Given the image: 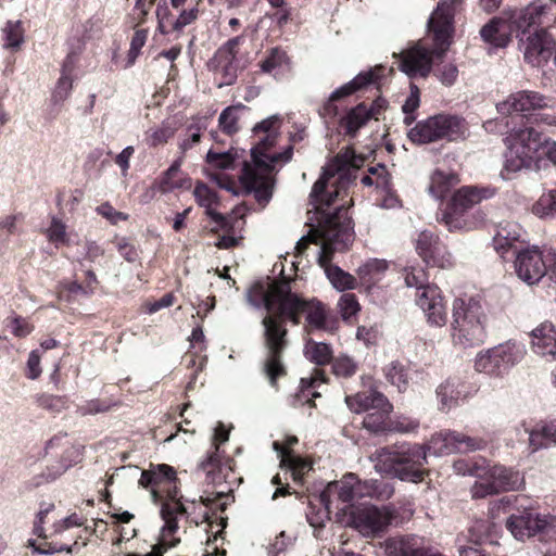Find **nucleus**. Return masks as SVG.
<instances>
[{"label": "nucleus", "instance_id": "f704fd0d", "mask_svg": "<svg viewBox=\"0 0 556 556\" xmlns=\"http://www.w3.org/2000/svg\"><path fill=\"white\" fill-rule=\"evenodd\" d=\"M556 445V418L540 421L529 431V447L532 452Z\"/></svg>", "mask_w": 556, "mask_h": 556}, {"label": "nucleus", "instance_id": "a18cd8bd", "mask_svg": "<svg viewBox=\"0 0 556 556\" xmlns=\"http://www.w3.org/2000/svg\"><path fill=\"white\" fill-rule=\"evenodd\" d=\"M312 383L313 381L301 378L298 391L289 397V403L292 407L316 406L315 399L320 397V393L312 388Z\"/></svg>", "mask_w": 556, "mask_h": 556}, {"label": "nucleus", "instance_id": "ea45409f", "mask_svg": "<svg viewBox=\"0 0 556 556\" xmlns=\"http://www.w3.org/2000/svg\"><path fill=\"white\" fill-rule=\"evenodd\" d=\"M392 408V404L387 399V406L376 407L372 412L366 414L363 427L375 434L388 432Z\"/></svg>", "mask_w": 556, "mask_h": 556}, {"label": "nucleus", "instance_id": "052dcab7", "mask_svg": "<svg viewBox=\"0 0 556 556\" xmlns=\"http://www.w3.org/2000/svg\"><path fill=\"white\" fill-rule=\"evenodd\" d=\"M148 39V29L139 28L136 29L130 41V47L127 53L126 67L132 66L138 56L141 53L142 47L146 45Z\"/></svg>", "mask_w": 556, "mask_h": 556}, {"label": "nucleus", "instance_id": "6e6552de", "mask_svg": "<svg viewBox=\"0 0 556 556\" xmlns=\"http://www.w3.org/2000/svg\"><path fill=\"white\" fill-rule=\"evenodd\" d=\"M425 445L405 443L399 446L383 447L378 452L376 469L402 481L421 482L428 470Z\"/></svg>", "mask_w": 556, "mask_h": 556}, {"label": "nucleus", "instance_id": "2eb2a0df", "mask_svg": "<svg viewBox=\"0 0 556 556\" xmlns=\"http://www.w3.org/2000/svg\"><path fill=\"white\" fill-rule=\"evenodd\" d=\"M522 357L521 348L516 342L507 341L480 352L476 357L475 368L479 372L498 377L507 372Z\"/></svg>", "mask_w": 556, "mask_h": 556}, {"label": "nucleus", "instance_id": "864d4df0", "mask_svg": "<svg viewBox=\"0 0 556 556\" xmlns=\"http://www.w3.org/2000/svg\"><path fill=\"white\" fill-rule=\"evenodd\" d=\"M35 403L38 407L55 414L68 407V397L66 395L41 393L36 395Z\"/></svg>", "mask_w": 556, "mask_h": 556}, {"label": "nucleus", "instance_id": "ddd939ff", "mask_svg": "<svg viewBox=\"0 0 556 556\" xmlns=\"http://www.w3.org/2000/svg\"><path fill=\"white\" fill-rule=\"evenodd\" d=\"M467 470L470 475L482 477V480L477 481L471 488L473 498H484L500 492L517 490L523 482L519 471L502 465L489 467L483 475L479 472L480 468L476 465Z\"/></svg>", "mask_w": 556, "mask_h": 556}, {"label": "nucleus", "instance_id": "e2e57ef3", "mask_svg": "<svg viewBox=\"0 0 556 556\" xmlns=\"http://www.w3.org/2000/svg\"><path fill=\"white\" fill-rule=\"evenodd\" d=\"M236 156L230 151L216 152L210 150L206 154V163L217 169H230L235 167Z\"/></svg>", "mask_w": 556, "mask_h": 556}, {"label": "nucleus", "instance_id": "20e7f679", "mask_svg": "<svg viewBox=\"0 0 556 556\" xmlns=\"http://www.w3.org/2000/svg\"><path fill=\"white\" fill-rule=\"evenodd\" d=\"M496 188L490 186H463L458 188L437 214V220L448 231L468 232L482 227L486 214L477 207L483 200L493 198Z\"/></svg>", "mask_w": 556, "mask_h": 556}, {"label": "nucleus", "instance_id": "f03ea898", "mask_svg": "<svg viewBox=\"0 0 556 556\" xmlns=\"http://www.w3.org/2000/svg\"><path fill=\"white\" fill-rule=\"evenodd\" d=\"M383 66H376L368 72H362L351 81L337 88L318 109L319 116L326 122H336L338 131L351 139L358 135L370 119L379 121L380 115L387 110L388 101L377 97L370 103L363 101L349 108L350 97L366 89L368 86H378L383 77Z\"/></svg>", "mask_w": 556, "mask_h": 556}, {"label": "nucleus", "instance_id": "412c9836", "mask_svg": "<svg viewBox=\"0 0 556 556\" xmlns=\"http://www.w3.org/2000/svg\"><path fill=\"white\" fill-rule=\"evenodd\" d=\"M416 304L422 309L429 326L444 327L447 323L446 302L438 286L417 291Z\"/></svg>", "mask_w": 556, "mask_h": 556}, {"label": "nucleus", "instance_id": "c9c22d12", "mask_svg": "<svg viewBox=\"0 0 556 556\" xmlns=\"http://www.w3.org/2000/svg\"><path fill=\"white\" fill-rule=\"evenodd\" d=\"M193 195L198 205L205 208V215L213 222L224 220V215L216 211V206L219 204V197L214 189L210 188L205 182L198 181Z\"/></svg>", "mask_w": 556, "mask_h": 556}, {"label": "nucleus", "instance_id": "dca6fc26", "mask_svg": "<svg viewBox=\"0 0 556 556\" xmlns=\"http://www.w3.org/2000/svg\"><path fill=\"white\" fill-rule=\"evenodd\" d=\"M414 247L416 253L428 267L447 269L454 265V258L447 245L437 232L430 229L417 233L414 239Z\"/></svg>", "mask_w": 556, "mask_h": 556}, {"label": "nucleus", "instance_id": "72a5a7b5", "mask_svg": "<svg viewBox=\"0 0 556 556\" xmlns=\"http://www.w3.org/2000/svg\"><path fill=\"white\" fill-rule=\"evenodd\" d=\"M460 182L459 175L451 169L437 168L430 177L429 192L443 200Z\"/></svg>", "mask_w": 556, "mask_h": 556}, {"label": "nucleus", "instance_id": "7c9ffc66", "mask_svg": "<svg viewBox=\"0 0 556 556\" xmlns=\"http://www.w3.org/2000/svg\"><path fill=\"white\" fill-rule=\"evenodd\" d=\"M388 556H426L427 549L422 539L417 535H402L388 539L386 542Z\"/></svg>", "mask_w": 556, "mask_h": 556}, {"label": "nucleus", "instance_id": "338daca9", "mask_svg": "<svg viewBox=\"0 0 556 556\" xmlns=\"http://www.w3.org/2000/svg\"><path fill=\"white\" fill-rule=\"evenodd\" d=\"M533 132L538 136L535 138L538 143V163L542 160L543 156H546L551 162L556 164V142L544 137V135L533 128Z\"/></svg>", "mask_w": 556, "mask_h": 556}, {"label": "nucleus", "instance_id": "680f3d73", "mask_svg": "<svg viewBox=\"0 0 556 556\" xmlns=\"http://www.w3.org/2000/svg\"><path fill=\"white\" fill-rule=\"evenodd\" d=\"M532 211L540 217L556 214V189L543 193L534 203Z\"/></svg>", "mask_w": 556, "mask_h": 556}, {"label": "nucleus", "instance_id": "423d86ee", "mask_svg": "<svg viewBox=\"0 0 556 556\" xmlns=\"http://www.w3.org/2000/svg\"><path fill=\"white\" fill-rule=\"evenodd\" d=\"M488 314L476 296H458L453 301L451 338L454 345L471 349L488 338Z\"/></svg>", "mask_w": 556, "mask_h": 556}, {"label": "nucleus", "instance_id": "4be33fe9", "mask_svg": "<svg viewBox=\"0 0 556 556\" xmlns=\"http://www.w3.org/2000/svg\"><path fill=\"white\" fill-rule=\"evenodd\" d=\"M439 58H434V53L420 45H416L410 49L400 53L399 68L408 77L426 78L432 71V64Z\"/></svg>", "mask_w": 556, "mask_h": 556}, {"label": "nucleus", "instance_id": "37998d69", "mask_svg": "<svg viewBox=\"0 0 556 556\" xmlns=\"http://www.w3.org/2000/svg\"><path fill=\"white\" fill-rule=\"evenodd\" d=\"M304 354L308 361L318 366L328 365L333 358V351L330 344L317 342L313 339L306 340Z\"/></svg>", "mask_w": 556, "mask_h": 556}, {"label": "nucleus", "instance_id": "393cba45", "mask_svg": "<svg viewBox=\"0 0 556 556\" xmlns=\"http://www.w3.org/2000/svg\"><path fill=\"white\" fill-rule=\"evenodd\" d=\"M514 31L516 29L511 17L495 16L481 28L480 35L486 43L495 48H505L510 42Z\"/></svg>", "mask_w": 556, "mask_h": 556}, {"label": "nucleus", "instance_id": "49530a36", "mask_svg": "<svg viewBox=\"0 0 556 556\" xmlns=\"http://www.w3.org/2000/svg\"><path fill=\"white\" fill-rule=\"evenodd\" d=\"M326 275L333 288L339 291L354 290L358 286V279L339 266H328Z\"/></svg>", "mask_w": 556, "mask_h": 556}, {"label": "nucleus", "instance_id": "39448f33", "mask_svg": "<svg viewBox=\"0 0 556 556\" xmlns=\"http://www.w3.org/2000/svg\"><path fill=\"white\" fill-rule=\"evenodd\" d=\"M300 304L299 302L296 307L290 311L291 313L289 311L274 312L266 314L262 319V326L264 327L263 340L266 349L263 372L269 384L276 390H278V380L288 374L282 362V354L289 344L287 320H290L293 325H299L294 311L300 307Z\"/></svg>", "mask_w": 556, "mask_h": 556}, {"label": "nucleus", "instance_id": "c03bdc74", "mask_svg": "<svg viewBox=\"0 0 556 556\" xmlns=\"http://www.w3.org/2000/svg\"><path fill=\"white\" fill-rule=\"evenodd\" d=\"M280 467H286L291 471L292 479L298 484H303L305 475L313 469V463L300 455L288 453L280 459Z\"/></svg>", "mask_w": 556, "mask_h": 556}, {"label": "nucleus", "instance_id": "e433bc0d", "mask_svg": "<svg viewBox=\"0 0 556 556\" xmlns=\"http://www.w3.org/2000/svg\"><path fill=\"white\" fill-rule=\"evenodd\" d=\"M388 262L380 258H370L361 265L356 273L359 283L370 290L380 282L388 270Z\"/></svg>", "mask_w": 556, "mask_h": 556}, {"label": "nucleus", "instance_id": "69168bd1", "mask_svg": "<svg viewBox=\"0 0 556 556\" xmlns=\"http://www.w3.org/2000/svg\"><path fill=\"white\" fill-rule=\"evenodd\" d=\"M338 306L344 320L356 316L361 309V305L354 293H343L339 299Z\"/></svg>", "mask_w": 556, "mask_h": 556}, {"label": "nucleus", "instance_id": "2f4dec72", "mask_svg": "<svg viewBox=\"0 0 556 556\" xmlns=\"http://www.w3.org/2000/svg\"><path fill=\"white\" fill-rule=\"evenodd\" d=\"M435 393L440 403V410H450L458 405L459 400L467 396L465 384L456 377H450L440 383Z\"/></svg>", "mask_w": 556, "mask_h": 556}, {"label": "nucleus", "instance_id": "6e6d98bb", "mask_svg": "<svg viewBox=\"0 0 556 556\" xmlns=\"http://www.w3.org/2000/svg\"><path fill=\"white\" fill-rule=\"evenodd\" d=\"M307 214L309 215L308 219L316 224L312 225L309 232L296 242V256L302 255L311 243L318 244L321 240V233L318 231V217L315 205H313V210L308 211Z\"/></svg>", "mask_w": 556, "mask_h": 556}, {"label": "nucleus", "instance_id": "b1692460", "mask_svg": "<svg viewBox=\"0 0 556 556\" xmlns=\"http://www.w3.org/2000/svg\"><path fill=\"white\" fill-rule=\"evenodd\" d=\"M228 430H226L223 424H219L214 432V451L200 465L201 469L206 472L207 479L214 484L220 483L225 479L219 445L228 441Z\"/></svg>", "mask_w": 556, "mask_h": 556}, {"label": "nucleus", "instance_id": "1a4fd4ad", "mask_svg": "<svg viewBox=\"0 0 556 556\" xmlns=\"http://www.w3.org/2000/svg\"><path fill=\"white\" fill-rule=\"evenodd\" d=\"M553 98L534 90H520L507 97L506 100L496 104L497 112L503 116L521 114L526 118L523 127L533 125L556 126V116L541 113L544 109L553 108Z\"/></svg>", "mask_w": 556, "mask_h": 556}, {"label": "nucleus", "instance_id": "6ab92c4d", "mask_svg": "<svg viewBox=\"0 0 556 556\" xmlns=\"http://www.w3.org/2000/svg\"><path fill=\"white\" fill-rule=\"evenodd\" d=\"M528 47L523 50L525 61L532 66L547 64L549 61L556 67V29H539L526 39Z\"/></svg>", "mask_w": 556, "mask_h": 556}, {"label": "nucleus", "instance_id": "a19ab883", "mask_svg": "<svg viewBox=\"0 0 556 556\" xmlns=\"http://www.w3.org/2000/svg\"><path fill=\"white\" fill-rule=\"evenodd\" d=\"M245 34H241L228 39L224 42L214 53V56L210 61V66L220 64L236 63V59L239 52V47L245 41Z\"/></svg>", "mask_w": 556, "mask_h": 556}, {"label": "nucleus", "instance_id": "de8ad7c7", "mask_svg": "<svg viewBox=\"0 0 556 556\" xmlns=\"http://www.w3.org/2000/svg\"><path fill=\"white\" fill-rule=\"evenodd\" d=\"M387 380L397 388L400 392H404L409 384L408 369L400 361L391 362L383 369Z\"/></svg>", "mask_w": 556, "mask_h": 556}, {"label": "nucleus", "instance_id": "a878e982", "mask_svg": "<svg viewBox=\"0 0 556 556\" xmlns=\"http://www.w3.org/2000/svg\"><path fill=\"white\" fill-rule=\"evenodd\" d=\"M435 115L440 141L456 142L466 138L468 124L463 116L451 113H438Z\"/></svg>", "mask_w": 556, "mask_h": 556}, {"label": "nucleus", "instance_id": "c756f323", "mask_svg": "<svg viewBox=\"0 0 556 556\" xmlns=\"http://www.w3.org/2000/svg\"><path fill=\"white\" fill-rule=\"evenodd\" d=\"M521 228L517 224H507L501 227L493 238V245L495 251L501 255L503 260L507 258V254L511 251L515 256L521 244Z\"/></svg>", "mask_w": 556, "mask_h": 556}, {"label": "nucleus", "instance_id": "f257e3e1", "mask_svg": "<svg viewBox=\"0 0 556 556\" xmlns=\"http://www.w3.org/2000/svg\"><path fill=\"white\" fill-rule=\"evenodd\" d=\"M362 159L346 148L336 155L313 185L309 202L315 205L318 231L321 233L319 265L326 270L336 251L348 250L355 238L354 223L349 215L353 199L349 197L350 185L356 179Z\"/></svg>", "mask_w": 556, "mask_h": 556}, {"label": "nucleus", "instance_id": "bb28decb", "mask_svg": "<svg viewBox=\"0 0 556 556\" xmlns=\"http://www.w3.org/2000/svg\"><path fill=\"white\" fill-rule=\"evenodd\" d=\"M531 344L534 353L556 359V328L551 321L540 324L531 332Z\"/></svg>", "mask_w": 556, "mask_h": 556}, {"label": "nucleus", "instance_id": "a211bd4d", "mask_svg": "<svg viewBox=\"0 0 556 556\" xmlns=\"http://www.w3.org/2000/svg\"><path fill=\"white\" fill-rule=\"evenodd\" d=\"M515 256L516 273L529 285L539 282L547 271V263L553 261L551 253L544 255L535 245L521 249Z\"/></svg>", "mask_w": 556, "mask_h": 556}, {"label": "nucleus", "instance_id": "f8f14e48", "mask_svg": "<svg viewBox=\"0 0 556 556\" xmlns=\"http://www.w3.org/2000/svg\"><path fill=\"white\" fill-rule=\"evenodd\" d=\"M291 287L287 280H273L265 285L254 282L247 293L248 302L255 308H265L267 314L287 312L296 307L299 302L291 298Z\"/></svg>", "mask_w": 556, "mask_h": 556}, {"label": "nucleus", "instance_id": "4468645a", "mask_svg": "<svg viewBox=\"0 0 556 556\" xmlns=\"http://www.w3.org/2000/svg\"><path fill=\"white\" fill-rule=\"evenodd\" d=\"M506 528L517 540L523 541L538 535L540 541L546 542L556 535V518L523 509L507 518Z\"/></svg>", "mask_w": 556, "mask_h": 556}, {"label": "nucleus", "instance_id": "79ce46f5", "mask_svg": "<svg viewBox=\"0 0 556 556\" xmlns=\"http://www.w3.org/2000/svg\"><path fill=\"white\" fill-rule=\"evenodd\" d=\"M180 163L175 161L159 178L152 184V189L161 193H167L184 186L179 178Z\"/></svg>", "mask_w": 556, "mask_h": 556}, {"label": "nucleus", "instance_id": "774afa93", "mask_svg": "<svg viewBox=\"0 0 556 556\" xmlns=\"http://www.w3.org/2000/svg\"><path fill=\"white\" fill-rule=\"evenodd\" d=\"M201 130L202 127L199 124H191L187 127L186 134L178 144L181 154H186L201 141Z\"/></svg>", "mask_w": 556, "mask_h": 556}, {"label": "nucleus", "instance_id": "5701e85b", "mask_svg": "<svg viewBox=\"0 0 556 556\" xmlns=\"http://www.w3.org/2000/svg\"><path fill=\"white\" fill-rule=\"evenodd\" d=\"M291 298L295 299L301 304L300 307L294 311V315L301 323L302 315L306 314L308 332L314 330H330L332 327L329 325V316L326 306L319 301H306L300 298L298 294L291 292Z\"/></svg>", "mask_w": 556, "mask_h": 556}, {"label": "nucleus", "instance_id": "473e14b6", "mask_svg": "<svg viewBox=\"0 0 556 556\" xmlns=\"http://www.w3.org/2000/svg\"><path fill=\"white\" fill-rule=\"evenodd\" d=\"M345 403L350 410L361 414L376 407L387 406V396L376 390H368L346 395Z\"/></svg>", "mask_w": 556, "mask_h": 556}, {"label": "nucleus", "instance_id": "cd10ccee", "mask_svg": "<svg viewBox=\"0 0 556 556\" xmlns=\"http://www.w3.org/2000/svg\"><path fill=\"white\" fill-rule=\"evenodd\" d=\"M429 29L433 35L434 43V48L430 50L434 53V58L443 59L451 45L452 20L446 15H437L430 20Z\"/></svg>", "mask_w": 556, "mask_h": 556}, {"label": "nucleus", "instance_id": "bf43d9fd", "mask_svg": "<svg viewBox=\"0 0 556 556\" xmlns=\"http://www.w3.org/2000/svg\"><path fill=\"white\" fill-rule=\"evenodd\" d=\"M271 9L275 10L273 14H267L268 17L274 20L279 27L286 26L292 20V8L287 0H266Z\"/></svg>", "mask_w": 556, "mask_h": 556}, {"label": "nucleus", "instance_id": "7ed1b4c3", "mask_svg": "<svg viewBox=\"0 0 556 556\" xmlns=\"http://www.w3.org/2000/svg\"><path fill=\"white\" fill-rule=\"evenodd\" d=\"M179 479L176 470L166 464L150 465L141 472L139 484L149 489L152 500L161 505V517L164 520L161 539L170 540L178 530V515L187 513L179 494Z\"/></svg>", "mask_w": 556, "mask_h": 556}, {"label": "nucleus", "instance_id": "9b49d317", "mask_svg": "<svg viewBox=\"0 0 556 556\" xmlns=\"http://www.w3.org/2000/svg\"><path fill=\"white\" fill-rule=\"evenodd\" d=\"M513 140L508 152L505 154L504 166L501 176L504 179H511L513 176L522 168H539L538 147L540 143L535 140L538 136L532 127L514 128L510 131Z\"/></svg>", "mask_w": 556, "mask_h": 556}, {"label": "nucleus", "instance_id": "3c124183", "mask_svg": "<svg viewBox=\"0 0 556 556\" xmlns=\"http://www.w3.org/2000/svg\"><path fill=\"white\" fill-rule=\"evenodd\" d=\"M2 31L3 47L10 50H18L24 42L25 34L22 21H8Z\"/></svg>", "mask_w": 556, "mask_h": 556}, {"label": "nucleus", "instance_id": "13d9d810", "mask_svg": "<svg viewBox=\"0 0 556 556\" xmlns=\"http://www.w3.org/2000/svg\"><path fill=\"white\" fill-rule=\"evenodd\" d=\"M175 132V127H173L168 122H163L160 127L147 134V144L153 148L165 144L174 137Z\"/></svg>", "mask_w": 556, "mask_h": 556}, {"label": "nucleus", "instance_id": "58836bf2", "mask_svg": "<svg viewBox=\"0 0 556 556\" xmlns=\"http://www.w3.org/2000/svg\"><path fill=\"white\" fill-rule=\"evenodd\" d=\"M358 498L370 497L376 501H387L394 494L392 483L382 479H370L358 482Z\"/></svg>", "mask_w": 556, "mask_h": 556}, {"label": "nucleus", "instance_id": "9d476101", "mask_svg": "<svg viewBox=\"0 0 556 556\" xmlns=\"http://www.w3.org/2000/svg\"><path fill=\"white\" fill-rule=\"evenodd\" d=\"M350 515L356 529L364 534H376L387 530L389 526L396 527L404 523L412 517L413 510L391 503L382 507L375 505L353 507Z\"/></svg>", "mask_w": 556, "mask_h": 556}, {"label": "nucleus", "instance_id": "4d7b16f0", "mask_svg": "<svg viewBox=\"0 0 556 556\" xmlns=\"http://www.w3.org/2000/svg\"><path fill=\"white\" fill-rule=\"evenodd\" d=\"M358 482L359 480L353 473L344 477V480L339 485L334 483V488L338 490L339 500L343 503H351L354 498H358Z\"/></svg>", "mask_w": 556, "mask_h": 556}, {"label": "nucleus", "instance_id": "0e129e2a", "mask_svg": "<svg viewBox=\"0 0 556 556\" xmlns=\"http://www.w3.org/2000/svg\"><path fill=\"white\" fill-rule=\"evenodd\" d=\"M332 372L337 377L350 378L354 376L357 371V364L353 361V358L349 356H339L332 358Z\"/></svg>", "mask_w": 556, "mask_h": 556}, {"label": "nucleus", "instance_id": "4c0bfd02", "mask_svg": "<svg viewBox=\"0 0 556 556\" xmlns=\"http://www.w3.org/2000/svg\"><path fill=\"white\" fill-rule=\"evenodd\" d=\"M438 131V121L434 114L417 122L415 126L408 130L407 137L413 143L428 144L440 141Z\"/></svg>", "mask_w": 556, "mask_h": 556}, {"label": "nucleus", "instance_id": "8fccbe9b", "mask_svg": "<svg viewBox=\"0 0 556 556\" xmlns=\"http://www.w3.org/2000/svg\"><path fill=\"white\" fill-rule=\"evenodd\" d=\"M403 276L405 285L408 288H416V292L424 290L426 287L435 286L429 282L428 271L419 265L406 266L403 269Z\"/></svg>", "mask_w": 556, "mask_h": 556}, {"label": "nucleus", "instance_id": "5fc2aeb1", "mask_svg": "<svg viewBox=\"0 0 556 556\" xmlns=\"http://www.w3.org/2000/svg\"><path fill=\"white\" fill-rule=\"evenodd\" d=\"M431 72L445 86L454 85L458 76L457 66L452 62H444L443 59L434 61Z\"/></svg>", "mask_w": 556, "mask_h": 556}, {"label": "nucleus", "instance_id": "603ef678", "mask_svg": "<svg viewBox=\"0 0 556 556\" xmlns=\"http://www.w3.org/2000/svg\"><path fill=\"white\" fill-rule=\"evenodd\" d=\"M157 29L163 35L176 31L177 17L172 13L167 0H159L156 5Z\"/></svg>", "mask_w": 556, "mask_h": 556}, {"label": "nucleus", "instance_id": "aec40b11", "mask_svg": "<svg viewBox=\"0 0 556 556\" xmlns=\"http://www.w3.org/2000/svg\"><path fill=\"white\" fill-rule=\"evenodd\" d=\"M485 446L486 441L481 438L469 437L457 431L442 430L432 435L429 448H433L435 453L450 454L482 450Z\"/></svg>", "mask_w": 556, "mask_h": 556}, {"label": "nucleus", "instance_id": "f3484780", "mask_svg": "<svg viewBox=\"0 0 556 556\" xmlns=\"http://www.w3.org/2000/svg\"><path fill=\"white\" fill-rule=\"evenodd\" d=\"M552 7L547 3L532 2L522 9L515 17L511 16L517 36L519 37V46L522 51L528 47V39L539 29H549L547 15L551 13Z\"/></svg>", "mask_w": 556, "mask_h": 556}, {"label": "nucleus", "instance_id": "09e8293b", "mask_svg": "<svg viewBox=\"0 0 556 556\" xmlns=\"http://www.w3.org/2000/svg\"><path fill=\"white\" fill-rule=\"evenodd\" d=\"M245 109L241 103L224 109L218 117V127L227 136L237 134L239 127V111Z\"/></svg>", "mask_w": 556, "mask_h": 556}, {"label": "nucleus", "instance_id": "c85d7f7f", "mask_svg": "<svg viewBox=\"0 0 556 556\" xmlns=\"http://www.w3.org/2000/svg\"><path fill=\"white\" fill-rule=\"evenodd\" d=\"M227 494L225 492H217L214 496H200L199 502L205 506L204 510L197 511L195 510V500L189 501L186 500L187 503H191L193 505V509L184 514L182 516H187V518H191V521L197 526L200 523H211L212 516L216 515L217 511H225L227 508V503L222 502Z\"/></svg>", "mask_w": 556, "mask_h": 556}, {"label": "nucleus", "instance_id": "0eeeda50", "mask_svg": "<svg viewBox=\"0 0 556 556\" xmlns=\"http://www.w3.org/2000/svg\"><path fill=\"white\" fill-rule=\"evenodd\" d=\"M276 134H267L260 138L251 150L253 163L244 162L239 176L242 193H253L260 204H267L273 197L275 167L266 160L270 155L268 151L276 144Z\"/></svg>", "mask_w": 556, "mask_h": 556}]
</instances>
